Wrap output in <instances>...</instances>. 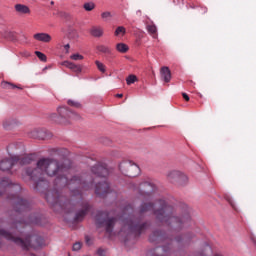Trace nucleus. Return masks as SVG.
Returning <instances> with one entry per match:
<instances>
[{"label":"nucleus","instance_id":"nucleus-1","mask_svg":"<svg viewBox=\"0 0 256 256\" xmlns=\"http://www.w3.org/2000/svg\"><path fill=\"white\" fill-rule=\"evenodd\" d=\"M52 155L62 157L41 158L37 167L26 168V175L34 181V191L45 193V199L56 213H75L74 221L79 223L91 211L92 206L83 200L82 191L93 189L95 180L89 175H75L69 179L65 173L71 169V160L65 158L67 149L54 148Z\"/></svg>","mask_w":256,"mask_h":256},{"label":"nucleus","instance_id":"nucleus-2","mask_svg":"<svg viewBox=\"0 0 256 256\" xmlns=\"http://www.w3.org/2000/svg\"><path fill=\"white\" fill-rule=\"evenodd\" d=\"M157 203L159 207L155 208V203L143 202L138 207L136 214H128L130 211H133V207H131V205L126 206L122 216L123 227L121 233L126 235L127 239H129L131 235L141 237V235L151 227V222L145 220V213H149V211H153V215L158 223L166 225L171 231H181L191 225V215L189 211L175 215V208H173L167 200L158 199Z\"/></svg>","mask_w":256,"mask_h":256},{"label":"nucleus","instance_id":"nucleus-3","mask_svg":"<svg viewBox=\"0 0 256 256\" xmlns=\"http://www.w3.org/2000/svg\"><path fill=\"white\" fill-rule=\"evenodd\" d=\"M7 199L12 203L15 215H11L7 222L2 223L0 237L15 243V245H18V247L26 251L29 249H40L42 245H45L43 237L37 234H27L23 240L19 236L23 235V229H25L27 225H41V214H31L26 221L19 220V213H27V211H30L31 203L17 194L8 195Z\"/></svg>","mask_w":256,"mask_h":256},{"label":"nucleus","instance_id":"nucleus-4","mask_svg":"<svg viewBox=\"0 0 256 256\" xmlns=\"http://www.w3.org/2000/svg\"><path fill=\"white\" fill-rule=\"evenodd\" d=\"M95 223L98 228L104 227L106 233L111 235L113 229H115V223H117V218L109 217V212L99 211L95 216Z\"/></svg>","mask_w":256,"mask_h":256},{"label":"nucleus","instance_id":"nucleus-5","mask_svg":"<svg viewBox=\"0 0 256 256\" xmlns=\"http://www.w3.org/2000/svg\"><path fill=\"white\" fill-rule=\"evenodd\" d=\"M150 243H165L162 251L166 254L171 253V245H173V237L167 235L161 230L154 231L149 237Z\"/></svg>","mask_w":256,"mask_h":256},{"label":"nucleus","instance_id":"nucleus-6","mask_svg":"<svg viewBox=\"0 0 256 256\" xmlns=\"http://www.w3.org/2000/svg\"><path fill=\"white\" fill-rule=\"evenodd\" d=\"M135 192L139 199H143L144 201H151L157 192V186L150 181H144L135 188Z\"/></svg>","mask_w":256,"mask_h":256},{"label":"nucleus","instance_id":"nucleus-7","mask_svg":"<svg viewBox=\"0 0 256 256\" xmlns=\"http://www.w3.org/2000/svg\"><path fill=\"white\" fill-rule=\"evenodd\" d=\"M166 180L176 187H187L189 185V177L179 170L168 171L166 173Z\"/></svg>","mask_w":256,"mask_h":256},{"label":"nucleus","instance_id":"nucleus-8","mask_svg":"<svg viewBox=\"0 0 256 256\" xmlns=\"http://www.w3.org/2000/svg\"><path fill=\"white\" fill-rule=\"evenodd\" d=\"M119 170L126 177H137L141 173L139 165L130 160H124L119 164Z\"/></svg>","mask_w":256,"mask_h":256},{"label":"nucleus","instance_id":"nucleus-9","mask_svg":"<svg viewBox=\"0 0 256 256\" xmlns=\"http://www.w3.org/2000/svg\"><path fill=\"white\" fill-rule=\"evenodd\" d=\"M58 114L59 118L57 122L62 124L69 123V119H79L78 114L70 110L67 106H60L58 108Z\"/></svg>","mask_w":256,"mask_h":256},{"label":"nucleus","instance_id":"nucleus-10","mask_svg":"<svg viewBox=\"0 0 256 256\" xmlns=\"http://www.w3.org/2000/svg\"><path fill=\"white\" fill-rule=\"evenodd\" d=\"M91 173L95 175L96 177H109V173H111V170H109V167L103 163L98 162L94 166L91 167Z\"/></svg>","mask_w":256,"mask_h":256},{"label":"nucleus","instance_id":"nucleus-11","mask_svg":"<svg viewBox=\"0 0 256 256\" xmlns=\"http://www.w3.org/2000/svg\"><path fill=\"white\" fill-rule=\"evenodd\" d=\"M29 137H31V139H40L41 141H45L47 139H51L53 134L45 128H35L29 132Z\"/></svg>","mask_w":256,"mask_h":256},{"label":"nucleus","instance_id":"nucleus-12","mask_svg":"<svg viewBox=\"0 0 256 256\" xmlns=\"http://www.w3.org/2000/svg\"><path fill=\"white\" fill-rule=\"evenodd\" d=\"M95 193L98 197H105L108 193H111V186L109 182L103 181L95 185Z\"/></svg>","mask_w":256,"mask_h":256},{"label":"nucleus","instance_id":"nucleus-13","mask_svg":"<svg viewBox=\"0 0 256 256\" xmlns=\"http://www.w3.org/2000/svg\"><path fill=\"white\" fill-rule=\"evenodd\" d=\"M19 159L12 156L11 158H5L0 161V171H11L14 165H17Z\"/></svg>","mask_w":256,"mask_h":256},{"label":"nucleus","instance_id":"nucleus-14","mask_svg":"<svg viewBox=\"0 0 256 256\" xmlns=\"http://www.w3.org/2000/svg\"><path fill=\"white\" fill-rule=\"evenodd\" d=\"M14 159H18L17 163H19V165H30V163H33V161H35V156L33 155L14 156Z\"/></svg>","mask_w":256,"mask_h":256},{"label":"nucleus","instance_id":"nucleus-15","mask_svg":"<svg viewBox=\"0 0 256 256\" xmlns=\"http://www.w3.org/2000/svg\"><path fill=\"white\" fill-rule=\"evenodd\" d=\"M193 237H195V234L193 233H188L185 234L184 236H176L174 238V241H176V243H178V245H185L187 243H189V241H191V239H193Z\"/></svg>","mask_w":256,"mask_h":256},{"label":"nucleus","instance_id":"nucleus-16","mask_svg":"<svg viewBox=\"0 0 256 256\" xmlns=\"http://www.w3.org/2000/svg\"><path fill=\"white\" fill-rule=\"evenodd\" d=\"M62 65L73 71V73H76V75H79V73L83 71V67L81 65H77L73 62L64 61L62 62Z\"/></svg>","mask_w":256,"mask_h":256},{"label":"nucleus","instance_id":"nucleus-17","mask_svg":"<svg viewBox=\"0 0 256 256\" xmlns=\"http://www.w3.org/2000/svg\"><path fill=\"white\" fill-rule=\"evenodd\" d=\"M89 33L92 37L99 39L103 37L105 30H103V27L101 26H92L89 30Z\"/></svg>","mask_w":256,"mask_h":256},{"label":"nucleus","instance_id":"nucleus-18","mask_svg":"<svg viewBox=\"0 0 256 256\" xmlns=\"http://www.w3.org/2000/svg\"><path fill=\"white\" fill-rule=\"evenodd\" d=\"M161 78L164 83H169L171 81V70L167 66H163L160 70Z\"/></svg>","mask_w":256,"mask_h":256},{"label":"nucleus","instance_id":"nucleus-19","mask_svg":"<svg viewBox=\"0 0 256 256\" xmlns=\"http://www.w3.org/2000/svg\"><path fill=\"white\" fill-rule=\"evenodd\" d=\"M2 125L6 131H9L14 128L15 125H17V120L15 118H5L2 122Z\"/></svg>","mask_w":256,"mask_h":256},{"label":"nucleus","instance_id":"nucleus-20","mask_svg":"<svg viewBox=\"0 0 256 256\" xmlns=\"http://www.w3.org/2000/svg\"><path fill=\"white\" fill-rule=\"evenodd\" d=\"M34 39L36 41H41L42 43H51V35L48 33H36L34 34Z\"/></svg>","mask_w":256,"mask_h":256},{"label":"nucleus","instance_id":"nucleus-21","mask_svg":"<svg viewBox=\"0 0 256 256\" xmlns=\"http://www.w3.org/2000/svg\"><path fill=\"white\" fill-rule=\"evenodd\" d=\"M14 8L15 11L21 15H29V13H31V9H29L28 6L24 4H16Z\"/></svg>","mask_w":256,"mask_h":256},{"label":"nucleus","instance_id":"nucleus-22","mask_svg":"<svg viewBox=\"0 0 256 256\" xmlns=\"http://www.w3.org/2000/svg\"><path fill=\"white\" fill-rule=\"evenodd\" d=\"M10 185H13V183L9 178H0V197L3 195V191H5Z\"/></svg>","mask_w":256,"mask_h":256},{"label":"nucleus","instance_id":"nucleus-23","mask_svg":"<svg viewBox=\"0 0 256 256\" xmlns=\"http://www.w3.org/2000/svg\"><path fill=\"white\" fill-rule=\"evenodd\" d=\"M1 87L2 89H6V90H9V89H23L21 86H18L16 84H13L11 82H7V81H3L1 82Z\"/></svg>","mask_w":256,"mask_h":256},{"label":"nucleus","instance_id":"nucleus-24","mask_svg":"<svg viewBox=\"0 0 256 256\" xmlns=\"http://www.w3.org/2000/svg\"><path fill=\"white\" fill-rule=\"evenodd\" d=\"M146 29H147L148 33H150V35H152V37H154V39L157 37V26H155V24L147 25Z\"/></svg>","mask_w":256,"mask_h":256},{"label":"nucleus","instance_id":"nucleus-25","mask_svg":"<svg viewBox=\"0 0 256 256\" xmlns=\"http://www.w3.org/2000/svg\"><path fill=\"white\" fill-rule=\"evenodd\" d=\"M116 49L119 51V53H127L129 51V46H127L125 43H118L116 45Z\"/></svg>","mask_w":256,"mask_h":256},{"label":"nucleus","instance_id":"nucleus-26","mask_svg":"<svg viewBox=\"0 0 256 256\" xmlns=\"http://www.w3.org/2000/svg\"><path fill=\"white\" fill-rule=\"evenodd\" d=\"M97 51H99L100 53H105L106 55L111 54V48L105 45L97 46Z\"/></svg>","mask_w":256,"mask_h":256},{"label":"nucleus","instance_id":"nucleus-27","mask_svg":"<svg viewBox=\"0 0 256 256\" xmlns=\"http://www.w3.org/2000/svg\"><path fill=\"white\" fill-rule=\"evenodd\" d=\"M83 9H85L86 11H93V9H95V3H93V2H86L83 5Z\"/></svg>","mask_w":256,"mask_h":256},{"label":"nucleus","instance_id":"nucleus-28","mask_svg":"<svg viewBox=\"0 0 256 256\" xmlns=\"http://www.w3.org/2000/svg\"><path fill=\"white\" fill-rule=\"evenodd\" d=\"M35 55L40 59V61H43V63H47V55H45L43 52L35 51Z\"/></svg>","mask_w":256,"mask_h":256},{"label":"nucleus","instance_id":"nucleus-29","mask_svg":"<svg viewBox=\"0 0 256 256\" xmlns=\"http://www.w3.org/2000/svg\"><path fill=\"white\" fill-rule=\"evenodd\" d=\"M135 81H137V76L131 74L126 78V83L127 85H133V83H135Z\"/></svg>","mask_w":256,"mask_h":256},{"label":"nucleus","instance_id":"nucleus-30","mask_svg":"<svg viewBox=\"0 0 256 256\" xmlns=\"http://www.w3.org/2000/svg\"><path fill=\"white\" fill-rule=\"evenodd\" d=\"M95 65H96L97 69H99L101 71V73H105V71H106L105 64L101 63L99 60H96Z\"/></svg>","mask_w":256,"mask_h":256},{"label":"nucleus","instance_id":"nucleus-31","mask_svg":"<svg viewBox=\"0 0 256 256\" xmlns=\"http://www.w3.org/2000/svg\"><path fill=\"white\" fill-rule=\"evenodd\" d=\"M67 103L70 107H75L76 109H79L81 107V104L79 102L73 100H68Z\"/></svg>","mask_w":256,"mask_h":256},{"label":"nucleus","instance_id":"nucleus-32","mask_svg":"<svg viewBox=\"0 0 256 256\" xmlns=\"http://www.w3.org/2000/svg\"><path fill=\"white\" fill-rule=\"evenodd\" d=\"M125 32H126L125 27L119 26V27L115 30V35H116V37L119 36V35H121V33H122L123 35H125Z\"/></svg>","mask_w":256,"mask_h":256},{"label":"nucleus","instance_id":"nucleus-33","mask_svg":"<svg viewBox=\"0 0 256 256\" xmlns=\"http://www.w3.org/2000/svg\"><path fill=\"white\" fill-rule=\"evenodd\" d=\"M224 199L231 205V207H233V209H235V203L233 202V198H231V196L225 194Z\"/></svg>","mask_w":256,"mask_h":256},{"label":"nucleus","instance_id":"nucleus-34","mask_svg":"<svg viewBox=\"0 0 256 256\" xmlns=\"http://www.w3.org/2000/svg\"><path fill=\"white\" fill-rule=\"evenodd\" d=\"M70 59H72L73 61H81L83 59V55L73 54L70 56Z\"/></svg>","mask_w":256,"mask_h":256},{"label":"nucleus","instance_id":"nucleus-35","mask_svg":"<svg viewBox=\"0 0 256 256\" xmlns=\"http://www.w3.org/2000/svg\"><path fill=\"white\" fill-rule=\"evenodd\" d=\"M81 247H82L81 242H76V243L73 244L72 250L73 251H79L81 249Z\"/></svg>","mask_w":256,"mask_h":256},{"label":"nucleus","instance_id":"nucleus-36","mask_svg":"<svg viewBox=\"0 0 256 256\" xmlns=\"http://www.w3.org/2000/svg\"><path fill=\"white\" fill-rule=\"evenodd\" d=\"M50 119H51L52 121H55V123H59V122H58V121H59V116H57V114H55V113H53V114L50 115Z\"/></svg>","mask_w":256,"mask_h":256},{"label":"nucleus","instance_id":"nucleus-37","mask_svg":"<svg viewBox=\"0 0 256 256\" xmlns=\"http://www.w3.org/2000/svg\"><path fill=\"white\" fill-rule=\"evenodd\" d=\"M102 19H107L108 17H111V12H104L101 14Z\"/></svg>","mask_w":256,"mask_h":256},{"label":"nucleus","instance_id":"nucleus-38","mask_svg":"<svg viewBox=\"0 0 256 256\" xmlns=\"http://www.w3.org/2000/svg\"><path fill=\"white\" fill-rule=\"evenodd\" d=\"M7 149L9 153L10 151H13V149H17V146L15 144H9Z\"/></svg>","mask_w":256,"mask_h":256},{"label":"nucleus","instance_id":"nucleus-39","mask_svg":"<svg viewBox=\"0 0 256 256\" xmlns=\"http://www.w3.org/2000/svg\"><path fill=\"white\" fill-rule=\"evenodd\" d=\"M97 255H99V256H105V250H103L102 248H99V249L97 250Z\"/></svg>","mask_w":256,"mask_h":256},{"label":"nucleus","instance_id":"nucleus-40","mask_svg":"<svg viewBox=\"0 0 256 256\" xmlns=\"http://www.w3.org/2000/svg\"><path fill=\"white\" fill-rule=\"evenodd\" d=\"M85 241H86L87 245H91V238H89V236L85 237Z\"/></svg>","mask_w":256,"mask_h":256},{"label":"nucleus","instance_id":"nucleus-41","mask_svg":"<svg viewBox=\"0 0 256 256\" xmlns=\"http://www.w3.org/2000/svg\"><path fill=\"white\" fill-rule=\"evenodd\" d=\"M183 99H185L186 101H189V95H187V93H182Z\"/></svg>","mask_w":256,"mask_h":256},{"label":"nucleus","instance_id":"nucleus-42","mask_svg":"<svg viewBox=\"0 0 256 256\" xmlns=\"http://www.w3.org/2000/svg\"><path fill=\"white\" fill-rule=\"evenodd\" d=\"M70 45L69 44H66L65 46H64V49L66 50V53H69V49H70Z\"/></svg>","mask_w":256,"mask_h":256},{"label":"nucleus","instance_id":"nucleus-43","mask_svg":"<svg viewBox=\"0 0 256 256\" xmlns=\"http://www.w3.org/2000/svg\"><path fill=\"white\" fill-rule=\"evenodd\" d=\"M62 17H65V19H69V14H67V13H62Z\"/></svg>","mask_w":256,"mask_h":256},{"label":"nucleus","instance_id":"nucleus-44","mask_svg":"<svg viewBox=\"0 0 256 256\" xmlns=\"http://www.w3.org/2000/svg\"><path fill=\"white\" fill-rule=\"evenodd\" d=\"M9 37H12V39H15V34L12 33V32H10V33H9Z\"/></svg>","mask_w":256,"mask_h":256},{"label":"nucleus","instance_id":"nucleus-45","mask_svg":"<svg viewBox=\"0 0 256 256\" xmlns=\"http://www.w3.org/2000/svg\"><path fill=\"white\" fill-rule=\"evenodd\" d=\"M251 240L253 241V243H254V245H256V239H255V237H251Z\"/></svg>","mask_w":256,"mask_h":256},{"label":"nucleus","instance_id":"nucleus-46","mask_svg":"<svg viewBox=\"0 0 256 256\" xmlns=\"http://www.w3.org/2000/svg\"><path fill=\"white\" fill-rule=\"evenodd\" d=\"M116 97L121 98V97H123V94H117Z\"/></svg>","mask_w":256,"mask_h":256},{"label":"nucleus","instance_id":"nucleus-47","mask_svg":"<svg viewBox=\"0 0 256 256\" xmlns=\"http://www.w3.org/2000/svg\"><path fill=\"white\" fill-rule=\"evenodd\" d=\"M203 255H205V254H203V253H197L196 254V256H203Z\"/></svg>","mask_w":256,"mask_h":256},{"label":"nucleus","instance_id":"nucleus-48","mask_svg":"<svg viewBox=\"0 0 256 256\" xmlns=\"http://www.w3.org/2000/svg\"><path fill=\"white\" fill-rule=\"evenodd\" d=\"M50 5H55V2H54V1H51V2H50Z\"/></svg>","mask_w":256,"mask_h":256},{"label":"nucleus","instance_id":"nucleus-49","mask_svg":"<svg viewBox=\"0 0 256 256\" xmlns=\"http://www.w3.org/2000/svg\"><path fill=\"white\" fill-rule=\"evenodd\" d=\"M214 256H223V255H221V254H215Z\"/></svg>","mask_w":256,"mask_h":256}]
</instances>
